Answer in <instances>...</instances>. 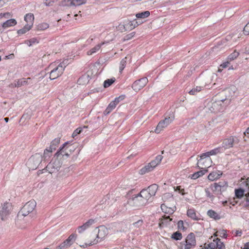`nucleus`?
<instances>
[{
    "label": "nucleus",
    "instance_id": "a19ab883",
    "mask_svg": "<svg viewBox=\"0 0 249 249\" xmlns=\"http://www.w3.org/2000/svg\"><path fill=\"white\" fill-rule=\"evenodd\" d=\"M171 238L176 240H179L182 239V235L179 231H176L172 234Z\"/></svg>",
    "mask_w": 249,
    "mask_h": 249
},
{
    "label": "nucleus",
    "instance_id": "4468645a",
    "mask_svg": "<svg viewBox=\"0 0 249 249\" xmlns=\"http://www.w3.org/2000/svg\"><path fill=\"white\" fill-rule=\"evenodd\" d=\"M12 210V205L10 203H7L3 205L0 211V216L2 220H5L7 216L9 215Z\"/></svg>",
    "mask_w": 249,
    "mask_h": 249
},
{
    "label": "nucleus",
    "instance_id": "338daca9",
    "mask_svg": "<svg viewBox=\"0 0 249 249\" xmlns=\"http://www.w3.org/2000/svg\"><path fill=\"white\" fill-rule=\"evenodd\" d=\"M246 206L247 207H249V197H246Z\"/></svg>",
    "mask_w": 249,
    "mask_h": 249
},
{
    "label": "nucleus",
    "instance_id": "69168bd1",
    "mask_svg": "<svg viewBox=\"0 0 249 249\" xmlns=\"http://www.w3.org/2000/svg\"><path fill=\"white\" fill-rule=\"evenodd\" d=\"M244 135L248 138H249V127L244 132Z\"/></svg>",
    "mask_w": 249,
    "mask_h": 249
},
{
    "label": "nucleus",
    "instance_id": "6e6d98bb",
    "mask_svg": "<svg viewBox=\"0 0 249 249\" xmlns=\"http://www.w3.org/2000/svg\"><path fill=\"white\" fill-rule=\"evenodd\" d=\"M36 41V39L35 38H33L30 40H27L25 41V43L29 46H31L33 43H35Z\"/></svg>",
    "mask_w": 249,
    "mask_h": 249
},
{
    "label": "nucleus",
    "instance_id": "39448f33",
    "mask_svg": "<svg viewBox=\"0 0 249 249\" xmlns=\"http://www.w3.org/2000/svg\"><path fill=\"white\" fill-rule=\"evenodd\" d=\"M42 160V155L39 153H36L29 159L27 165L30 170H34L37 168Z\"/></svg>",
    "mask_w": 249,
    "mask_h": 249
},
{
    "label": "nucleus",
    "instance_id": "393cba45",
    "mask_svg": "<svg viewBox=\"0 0 249 249\" xmlns=\"http://www.w3.org/2000/svg\"><path fill=\"white\" fill-rule=\"evenodd\" d=\"M68 143V142L63 143V157L64 156H66L67 157H68L70 155V154L71 153V152L73 151V146H71L69 150L70 154L69 153L68 151H67L68 147L66 146Z\"/></svg>",
    "mask_w": 249,
    "mask_h": 249
},
{
    "label": "nucleus",
    "instance_id": "c85d7f7f",
    "mask_svg": "<svg viewBox=\"0 0 249 249\" xmlns=\"http://www.w3.org/2000/svg\"><path fill=\"white\" fill-rule=\"evenodd\" d=\"M104 42H102L100 44H98L97 45H96L95 47H94L93 48H92L91 50H90L89 51L87 52V54L88 55H91L99 51L101 47V46L104 44Z\"/></svg>",
    "mask_w": 249,
    "mask_h": 249
},
{
    "label": "nucleus",
    "instance_id": "423d86ee",
    "mask_svg": "<svg viewBox=\"0 0 249 249\" xmlns=\"http://www.w3.org/2000/svg\"><path fill=\"white\" fill-rule=\"evenodd\" d=\"M174 118V115L172 113L169 116L165 117L164 120L160 121L158 124L155 132L156 133H160L173 121Z\"/></svg>",
    "mask_w": 249,
    "mask_h": 249
},
{
    "label": "nucleus",
    "instance_id": "603ef678",
    "mask_svg": "<svg viewBox=\"0 0 249 249\" xmlns=\"http://www.w3.org/2000/svg\"><path fill=\"white\" fill-rule=\"evenodd\" d=\"M135 32L131 33L127 35H126L123 38L124 41L128 40L131 39L135 35Z\"/></svg>",
    "mask_w": 249,
    "mask_h": 249
},
{
    "label": "nucleus",
    "instance_id": "c756f323",
    "mask_svg": "<svg viewBox=\"0 0 249 249\" xmlns=\"http://www.w3.org/2000/svg\"><path fill=\"white\" fill-rule=\"evenodd\" d=\"M215 242L216 249H225V246L223 242H221L219 238H216L213 239Z\"/></svg>",
    "mask_w": 249,
    "mask_h": 249
},
{
    "label": "nucleus",
    "instance_id": "2f4dec72",
    "mask_svg": "<svg viewBox=\"0 0 249 249\" xmlns=\"http://www.w3.org/2000/svg\"><path fill=\"white\" fill-rule=\"evenodd\" d=\"M116 105L113 101L111 102L108 105L106 109L104 111V114H108L113 109L115 108Z\"/></svg>",
    "mask_w": 249,
    "mask_h": 249
},
{
    "label": "nucleus",
    "instance_id": "f704fd0d",
    "mask_svg": "<svg viewBox=\"0 0 249 249\" xmlns=\"http://www.w3.org/2000/svg\"><path fill=\"white\" fill-rule=\"evenodd\" d=\"M149 15L150 12L148 11H146L136 14V17L138 18H144L149 17Z\"/></svg>",
    "mask_w": 249,
    "mask_h": 249
},
{
    "label": "nucleus",
    "instance_id": "a18cd8bd",
    "mask_svg": "<svg viewBox=\"0 0 249 249\" xmlns=\"http://www.w3.org/2000/svg\"><path fill=\"white\" fill-rule=\"evenodd\" d=\"M202 87L196 86L195 88H193L189 93L191 95H196L197 92L201 90Z\"/></svg>",
    "mask_w": 249,
    "mask_h": 249
},
{
    "label": "nucleus",
    "instance_id": "1a4fd4ad",
    "mask_svg": "<svg viewBox=\"0 0 249 249\" xmlns=\"http://www.w3.org/2000/svg\"><path fill=\"white\" fill-rule=\"evenodd\" d=\"M228 186V184L227 181H221L212 184L211 188L213 192L221 194L227 190Z\"/></svg>",
    "mask_w": 249,
    "mask_h": 249
},
{
    "label": "nucleus",
    "instance_id": "ddd939ff",
    "mask_svg": "<svg viewBox=\"0 0 249 249\" xmlns=\"http://www.w3.org/2000/svg\"><path fill=\"white\" fill-rule=\"evenodd\" d=\"M148 79L146 77L142 78L135 81L132 85V88L135 91H138L142 89L147 83Z\"/></svg>",
    "mask_w": 249,
    "mask_h": 249
},
{
    "label": "nucleus",
    "instance_id": "8fccbe9b",
    "mask_svg": "<svg viewBox=\"0 0 249 249\" xmlns=\"http://www.w3.org/2000/svg\"><path fill=\"white\" fill-rule=\"evenodd\" d=\"M221 147H217L208 152V153H209V155H216L221 152Z\"/></svg>",
    "mask_w": 249,
    "mask_h": 249
},
{
    "label": "nucleus",
    "instance_id": "f03ea898",
    "mask_svg": "<svg viewBox=\"0 0 249 249\" xmlns=\"http://www.w3.org/2000/svg\"><path fill=\"white\" fill-rule=\"evenodd\" d=\"M196 246V237L194 233L191 232L178 246V249H191Z\"/></svg>",
    "mask_w": 249,
    "mask_h": 249
},
{
    "label": "nucleus",
    "instance_id": "e2e57ef3",
    "mask_svg": "<svg viewBox=\"0 0 249 249\" xmlns=\"http://www.w3.org/2000/svg\"><path fill=\"white\" fill-rule=\"evenodd\" d=\"M123 98L121 96H119L117 98H116L114 101H113V102L115 103V104L117 105L120 102V100H122Z\"/></svg>",
    "mask_w": 249,
    "mask_h": 249
},
{
    "label": "nucleus",
    "instance_id": "79ce46f5",
    "mask_svg": "<svg viewBox=\"0 0 249 249\" xmlns=\"http://www.w3.org/2000/svg\"><path fill=\"white\" fill-rule=\"evenodd\" d=\"M87 126H84L83 127H80L76 129L72 134V137L74 138L78 134H80L83 130L84 129L87 128Z\"/></svg>",
    "mask_w": 249,
    "mask_h": 249
},
{
    "label": "nucleus",
    "instance_id": "864d4df0",
    "mask_svg": "<svg viewBox=\"0 0 249 249\" xmlns=\"http://www.w3.org/2000/svg\"><path fill=\"white\" fill-rule=\"evenodd\" d=\"M184 223L182 220H179L178 222V227L179 230L185 231V228L184 227Z\"/></svg>",
    "mask_w": 249,
    "mask_h": 249
},
{
    "label": "nucleus",
    "instance_id": "bf43d9fd",
    "mask_svg": "<svg viewBox=\"0 0 249 249\" xmlns=\"http://www.w3.org/2000/svg\"><path fill=\"white\" fill-rule=\"evenodd\" d=\"M57 0H45L44 3L47 6H51L53 3L56 1Z\"/></svg>",
    "mask_w": 249,
    "mask_h": 249
},
{
    "label": "nucleus",
    "instance_id": "aec40b11",
    "mask_svg": "<svg viewBox=\"0 0 249 249\" xmlns=\"http://www.w3.org/2000/svg\"><path fill=\"white\" fill-rule=\"evenodd\" d=\"M31 80V78L29 77L27 78H21L18 79L17 81H16L15 83V86H17V87H20L23 86L27 85L30 84L29 81Z\"/></svg>",
    "mask_w": 249,
    "mask_h": 249
},
{
    "label": "nucleus",
    "instance_id": "0eeeda50",
    "mask_svg": "<svg viewBox=\"0 0 249 249\" xmlns=\"http://www.w3.org/2000/svg\"><path fill=\"white\" fill-rule=\"evenodd\" d=\"M36 206V202L34 200L26 203L19 211L18 214L25 216L32 213Z\"/></svg>",
    "mask_w": 249,
    "mask_h": 249
},
{
    "label": "nucleus",
    "instance_id": "4d7b16f0",
    "mask_svg": "<svg viewBox=\"0 0 249 249\" xmlns=\"http://www.w3.org/2000/svg\"><path fill=\"white\" fill-rule=\"evenodd\" d=\"M205 191L207 197H209L212 200H213V199L214 198V196L212 194H211V193L208 190V189H205Z\"/></svg>",
    "mask_w": 249,
    "mask_h": 249
},
{
    "label": "nucleus",
    "instance_id": "a211bd4d",
    "mask_svg": "<svg viewBox=\"0 0 249 249\" xmlns=\"http://www.w3.org/2000/svg\"><path fill=\"white\" fill-rule=\"evenodd\" d=\"M172 220V218H170L169 216L164 215L160 219V221L159 223V227L160 228L164 227H167L170 225V222Z\"/></svg>",
    "mask_w": 249,
    "mask_h": 249
},
{
    "label": "nucleus",
    "instance_id": "052dcab7",
    "mask_svg": "<svg viewBox=\"0 0 249 249\" xmlns=\"http://www.w3.org/2000/svg\"><path fill=\"white\" fill-rule=\"evenodd\" d=\"M215 242H214L213 241V242H212L211 243H209V244L207 245L208 246V247L210 249H216V246H215Z\"/></svg>",
    "mask_w": 249,
    "mask_h": 249
},
{
    "label": "nucleus",
    "instance_id": "c9c22d12",
    "mask_svg": "<svg viewBox=\"0 0 249 249\" xmlns=\"http://www.w3.org/2000/svg\"><path fill=\"white\" fill-rule=\"evenodd\" d=\"M221 175V174H219L217 173L216 172H213L209 175V176H208V178L210 180L213 181V180H215V179L218 178L220 177Z\"/></svg>",
    "mask_w": 249,
    "mask_h": 249
},
{
    "label": "nucleus",
    "instance_id": "bb28decb",
    "mask_svg": "<svg viewBox=\"0 0 249 249\" xmlns=\"http://www.w3.org/2000/svg\"><path fill=\"white\" fill-rule=\"evenodd\" d=\"M162 158L163 157L161 155H158L155 159L151 161L149 163L154 168L160 162Z\"/></svg>",
    "mask_w": 249,
    "mask_h": 249
},
{
    "label": "nucleus",
    "instance_id": "5fc2aeb1",
    "mask_svg": "<svg viewBox=\"0 0 249 249\" xmlns=\"http://www.w3.org/2000/svg\"><path fill=\"white\" fill-rule=\"evenodd\" d=\"M243 33L245 35H249V22L245 26L243 30Z\"/></svg>",
    "mask_w": 249,
    "mask_h": 249
},
{
    "label": "nucleus",
    "instance_id": "13d9d810",
    "mask_svg": "<svg viewBox=\"0 0 249 249\" xmlns=\"http://www.w3.org/2000/svg\"><path fill=\"white\" fill-rule=\"evenodd\" d=\"M143 221L142 220H139L138 221L133 223V226L135 227L139 228L142 225Z\"/></svg>",
    "mask_w": 249,
    "mask_h": 249
},
{
    "label": "nucleus",
    "instance_id": "5701e85b",
    "mask_svg": "<svg viewBox=\"0 0 249 249\" xmlns=\"http://www.w3.org/2000/svg\"><path fill=\"white\" fill-rule=\"evenodd\" d=\"M60 65L61 63L59 65V66L55 68V69H53L51 71L50 78L51 80L54 79L61 75V73H59V71H58L59 67H61V66H60Z\"/></svg>",
    "mask_w": 249,
    "mask_h": 249
},
{
    "label": "nucleus",
    "instance_id": "cd10ccee",
    "mask_svg": "<svg viewBox=\"0 0 249 249\" xmlns=\"http://www.w3.org/2000/svg\"><path fill=\"white\" fill-rule=\"evenodd\" d=\"M17 24V21L15 19H10L6 21L2 24V27L4 28L15 25Z\"/></svg>",
    "mask_w": 249,
    "mask_h": 249
},
{
    "label": "nucleus",
    "instance_id": "3c124183",
    "mask_svg": "<svg viewBox=\"0 0 249 249\" xmlns=\"http://www.w3.org/2000/svg\"><path fill=\"white\" fill-rule=\"evenodd\" d=\"M72 57H74V56L73 55V54H71L70 55H68L65 57L63 58V64H69V63H68V61L71 60L72 58Z\"/></svg>",
    "mask_w": 249,
    "mask_h": 249
},
{
    "label": "nucleus",
    "instance_id": "58836bf2",
    "mask_svg": "<svg viewBox=\"0 0 249 249\" xmlns=\"http://www.w3.org/2000/svg\"><path fill=\"white\" fill-rule=\"evenodd\" d=\"M235 194L237 198H241L244 195V190L242 189H236Z\"/></svg>",
    "mask_w": 249,
    "mask_h": 249
},
{
    "label": "nucleus",
    "instance_id": "7ed1b4c3",
    "mask_svg": "<svg viewBox=\"0 0 249 249\" xmlns=\"http://www.w3.org/2000/svg\"><path fill=\"white\" fill-rule=\"evenodd\" d=\"M147 202L144 199L142 196L139 193L135 196L129 199L126 204H124V207H126V205H128L133 208L137 209L141 206L145 205Z\"/></svg>",
    "mask_w": 249,
    "mask_h": 249
},
{
    "label": "nucleus",
    "instance_id": "e433bc0d",
    "mask_svg": "<svg viewBox=\"0 0 249 249\" xmlns=\"http://www.w3.org/2000/svg\"><path fill=\"white\" fill-rule=\"evenodd\" d=\"M162 198L164 202L167 201L168 199H169L170 201H174L173 195L169 193L164 194L163 195Z\"/></svg>",
    "mask_w": 249,
    "mask_h": 249
},
{
    "label": "nucleus",
    "instance_id": "49530a36",
    "mask_svg": "<svg viewBox=\"0 0 249 249\" xmlns=\"http://www.w3.org/2000/svg\"><path fill=\"white\" fill-rule=\"evenodd\" d=\"M126 64V57L123 58L120 62V67H119V71L120 72L123 71L124 68H125Z\"/></svg>",
    "mask_w": 249,
    "mask_h": 249
},
{
    "label": "nucleus",
    "instance_id": "2eb2a0df",
    "mask_svg": "<svg viewBox=\"0 0 249 249\" xmlns=\"http://www.w3.org/2000/svg\"><path fill=\"white\" fill-rule=\"evenodd\" d=\"M86 0H63V6H79L86 3Z\"/></svg>",
    "mask_w": 249,
    "mask_h": 249
},
{
    "label": "nucleus",
    "instance_id": "9b49d317",
    "mask_svg": "<svg viewBox=\"0 0 249 249\" xmlns=\"http://www.w3.org/2000/svg\"><path fill=\"white\" fill-rule=\"evenodd\" d=\"M107 229L104 227H101L98 230V233L97 235V240L95 239L94 241H91L89 244L86 243L85 246L80 245V246L85 248L87 247L88 246L92 245L97 243L99 242V239H100V240H101L106 236L107 234Z\"/></svg>",
    "mask_w": 249,
    "mask_h": 249
},
{
    "label": "nucleus",
    "instance_id": "774afa93",
    "mask_svg": "<svg viewBox=\"0 0 249 249\" xmlns=\"http://www.w3.org/2000/svg\"><path fill=\"white\" fill-rule=\"evenodd\" d=\"M245 249H249V242L246 243L244 245Z\"/></svg>",
    "mask_w": 249,
    "mask_h": 249
},
{
    "label": "nucleus",
    "instance_id": "a878e982",
    "mask_svg": "<svg viewBox=\"0 0 249 249\" xmlns=\"http://www.w3.org/2000/svg\"><path fill=\"white\" fill-rule=\"evenodd\" d=\"M187 215L188 217L195 220H198L199 218L196 215L195 210L192 209H189L187 210Z\"/></svg>",
    "mask_w": 249,
    "mask_h": 249
},
{
    "label": "nucleus",
    "instance_id": "6e6552de",
    "mask_svg": "<svg viewBox=\"0 0 249 249\" xmlns=\"http://www.w3.org/2000/svg\"><path fill=\"white\" fill-rule=\"evenodd\" d=\"M230 100V97L229 95L226 96L225 98H220L219 100L215 101L213 102L209 103L208 105V108L211 112H217L220 110V107L219 106H221V103H223L224 101Z\"/></svg>",
    "mask_w": 249,
    "mask_h": 249
},
{
    "label": "nucleus",
    "instance_id": "6ab92c4d",
    "mask_svg": "<svg viewBox=\"0 0 249 249\" xmlns=\"http://www.w3.org/2000/svg\"><path fill=\"white\" fill-rule=\"evenodd\" d=\"M75 239V234H71L68 239L63 242V248H68L70 247L74 242Z\"/></svg>",
    "mask_w": 249,
    "mask_h": 249
},
{
    "label": "nucleus",
    "instance_id": "7c9ffc66",
    "mask_svg": "<svg viewBox=\"0 0 249 249\" xmlns=\"http://www.w3.org/2000/svg\"><path fill=\"white\" fill-rule=\"evenodd\" d=\"M154 168L152 167L151 165L149 163L147 165H145L144 167L140 170V173L141 174H144L146 173L152 171Z\"/></svg>",
    "mask_w": 249,
    "mask_h": 249
},
{
    "label": "nucleus",
    "instance_id": "473e14b6",
    "mask_svg": "<svg viewBox=\"0 0 249 249\" xmlns=\"http://www.w3.org/2000/svg\"><path fill=\"white\" fill-rule=\"evenodd\" d=\"M137 26L138 23H137V19H134L132 21H130L127 24L125 25L126 28L130 30L134 29Z\"/></svg>",
    "mask_w": 249,
    "mask_h": 249
},
{
    "label": "nucleus",
    "instance_id": "4c0bfd02",
    "mask_svg": "<svg viewBox=\"0 0 249 249\" xmlns=\"http://www.w3.org/2000/svg\"><path fill=\"white\" fill-rule=\"evenodd\" d=\"M49 24L47 23H41L36 26V29L38 31H43L49 28Z\"/></svg>",
    "mask_w": 249,
    "mask_h": 249
},
{
    "label": "nucleus",
    "instance_id": "37998d69",
    "mask_svg": "<svg viewBox=\"0 0 249 249\" xmlns=\"http://www.w3.org/2000/svg\"><path fill=\"white\" fill-rule=\"evenodd\" d=\"M115 81V78L108 79L104 81V87L105 88H107L112 85Z\"/></svg>",
    "mask_w": 249,
    "mask_h": 249
},
{
    "label": "nucleus",
    "instance_id": "09e8293b",
    "mask_svg": "<svg viewBox=\"0 0 249 249\" xmlns=\"http://www.w3.org/2000/svg\"><path fill=\"white\" fill-rule=\"evenodd\" d=\"M217 235L222 238H226L227 237V231L223 230L217 231Z\"/></svg>",
    "mask_w": 249,
    "mask_h": 249
},
{
    "label": "nucleus",
    "instance_id": "dca6fc26",
    "mask_svg": "<svg viewBox=\"0 0 249 249\" xmlns=\"http://www.w3.org/2000/svg\"><path fill=\"white\" fill-rule=\"evenodd\" d=\"M168 204H162L161 205V209L165 213L172 214L176 211V207L174 204L171 206L168 207Z\"/></svg>",
    "mask_w": 249,
    "mask_h": 249
},
{
    "label": "nucleus",
    "instance_id": "4be33fe9",
    "mask_svg": "<svg viewBox=\"0 0 249 249\" xmlns=\"http://www.w3.org/2000/svg\"><path fill=\"white\" fill-rule=\"evenodd\" d=\"M199 167H200L202 169H203V167H201L200 166H199ZM206 168H207L206 166H205V167L204 168V169L200 170V171L196 172L194 174H192L191 175V178L195 179L199 177L202 176L203 175H204L208 171V170L207 169H206Z\"/></svg>",
    "mask_w": 249,
    "mask_h": 249
},
{
    "label": "nucleus",
    "instance_id": "412c9836",
    "mask_svg": "<svg viewBox=\"0 0 249 249\" xmlns=\"http://www.w3.org/2000/svg\"><path fill=\"white\" fill-rule=\"evenodd\" d=\"M24 20L27 23L26 25L32 27L34 20V15L32 13L27 14L24 16Z\"/></svg>",
    "mask_w": 249,
    "mask_h": 249
},
{
    "label": "nucleus",
    "instance_id": "ea45409f",
    "mask_svg": "<svg viewBox=\"0 0 249 249\" xmlns=\"http://www.w3.org/2000/svg\"><path fill=\"white\" fill-rule=\"evenodd\" d=\"M31 28V27L26 24L22 29L18 31V35L24 34L29 31Z\"/></svg>",
    "mask_w": 249,
    "mask_h": 249
},
{
    "label": "nucleus",
    "instance_id": "20e7f679",
    "mask_svg": "<svg viewBox=\"0 0 249 249\" xmlns=\"http://www.w3.org/2000/svg\"><path fill=\"white\" fill-rule=\"evenodd\" d=\"M158 189V186L156 184H153L149 186L147 189H142L140 194L146 202L148 200L151 201L152 200H150V198L155 195Z\"/></svg>",
    "mask_w": 249,
    "mask_h": 249
},
{
    "label": "nucleus",
    "instance_id": "72a5a7b5",
    "mask_svg": "<svg viewBox=\"0 0 249 249\" xmlns=\"http://www.w3.org/2000/svg\"><path fill=\"white\" fill-rule=\"evenodd\" d=\"M89 81V75L85 74L79 78L78 82L79 84H85L86 83H88Z\"/></svg>",
    "mask_w": 249,
    "mask_h": 249
},
{
    "label": "nucleus",
    "instance_id": "680f3d73",
    "mask_svg": "<svg viewBox=\"0 0 249 249\" xmlns=\"http://www.w3.org/2000/svg\"><path fill=\"white\" fill-rule=\"evenodd\" d=\"M175 190L178 191L179 193L181 194L182 195H184L185 194L184 193V189H181L180 186H177Z\"/></svg>",
    "mask_w": 249,
    "mask_h": 249
},
{
    "label": "nucleus",
    "instance_id": "f8f14e48",
    "mask_svg": "<svg viewBox=\"0 0 249 249\" xmlns=\"http://www.w3.org/2000/svg\"><path fill=\"white\" fill-rule=\"evenodd\" d=\"M60 142V138L54 139L51 142L50 147L46 148L44 152V157L46 158L47 157H50V153H52L53 150L56 149V147Z\"/></svg>",
    "mask_w": 249,
    "mask_h": 249
},
{
    "label": "nucleus",
    "instance_id": "c03bdc74",
    "mask_svg": "<svg viewBox=\"0 0 249 249\" xmlns=\"http://www.w3.org/2000/svg\"><path fill=\"white\" fill-rule=\"evenodd\" d=\"M239 55V53L236 51H234L232 53L230 54L228 57V59L231 61L236 59Z\"/></svg>",
    "mask_w": 249,
    "mask_h": 249
},
{
    "label": "nucleus",
    "instance_id": "f257e3e1",
    "mask_svg": "<svg viewBox=\"0 0 249 249\" xmlns=\"http://www.w3.org/2000/svg\"><path fill=\"white\" fill-rule=\"evenodd\" d=\"M62 150V146L59 147V150L55 154L52 161V163H50L46 167L47 168L49 169L52 168L53 170L52 172L53 173L56 171H59L62 165V155L61 150Z\"/></svg>",
    "mask_w": 249,
    "mask_h": 249
},
{
    "label": "nucleus",
    "instance_id": "b1692460",
    "mask_svg": "<svg viewBox=\"0 0 249 249\" xmlns=\"http://www.w3.org/2000/svg\"><path fill=\"white\" fill-rule=\"evenodd\" d=\"M207 215L211 218L218 220L221 219L220 215L213 210H209L207 211Z\"/></svg>",
    "mask_w": 249,
    "mask_h": 249
},
{
    "label": "nucleus",
    "instance_id": "9d476101",
    "mask_svg": "<svg viewBox=\"0 0 249 249\" xmlns=\"http://www.w3.org/2000/svg\"><path fill=\"white\" fill-rule=\"evenodd\" d=\"M239 142V139L235 136H230L225 139L222 142V147L225 149H229L233 146V144H237Z\"/></svg>",
    "mask_w": 249,
    "mask_h": 249
},
{
    "label": "nucleus",
    "instance_id": "f3484780",
    "mask_svg": "<svg viewBox=\"0 0 249 249\" xmlns=\"http://www.w3.org/2000/svg\"><path fill=\"white\" fill-rule=\"evenodd\" d=\"M95 223V220L93 219H90L83 225L79 226L78 228V231L79 233H82L87 229L89 228L92 225Z\"/></svg>",
    "mask_w": 249,
    "mask_h": 249
},
{
    "label": "nucleus",
    "instance_id": "0e129e2a",
    "mask_svg": "<svg viewBox=\"0 0 249 249\" xmlns=\"http://www.w3.org/2000/svg\"><path fill=\"white\" fill-rule=\"evenodd\" d=\"M230 64V62L229 61H227L226 62L223 63L221 65V67L223 68H226L229 66Z\"/></svg>",
    "mask_w": 249,
    "mask_h": 249
},
{
    "label": "nucleus",
    "instance_id": "de8ad7c7",
    "mask_svg": "<svg viewBox=\"0 0 249 249\" xmlns=\"http://www.w3.org/2000/svg\"><path fill=\"white\" fill-rule=\"evenodd\" d=\"M209 156H210L209 153H208V152L202 154L200 157V159L198 160V162H197L198 166L199 167V165H201L202 163H203L204 162V161H203V160L204 159H205L207 157H208Z\"/></svg>",
    "mask_w": 249,
    "mask_h": 249
}]
</instances>
